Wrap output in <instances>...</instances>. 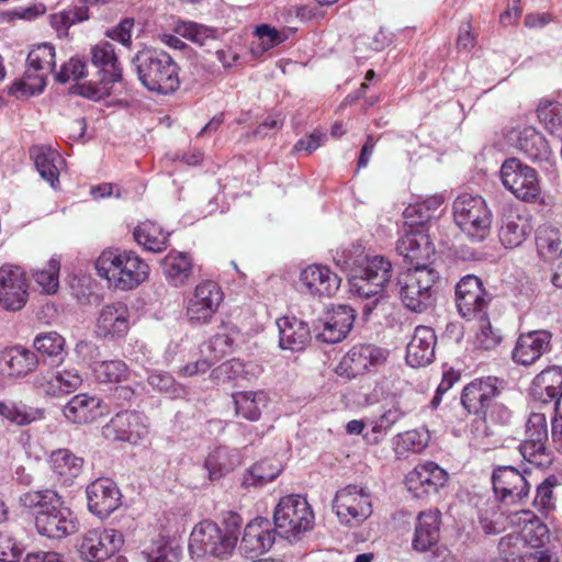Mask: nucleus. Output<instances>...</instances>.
I'll return each instance as SVG.
<instances>
[{
	"instance_id": "9d476101",
	"label": "nucleus",
	"mask_w": 562,
	"mask_h": 562,
	"mask_svg": "<svg viewBox=\"0 0 562 562\" xmlns=\"http://www.w3.org/2000/svg\"><path fill=\"white\" fill-rule=\"evenodd\" d=\"M497 392L496 378L487 376L485 379H477L463 389L461 403L469 413L477 416H486L487 409ZM471 432L475 446H479L481 438L492 435V431H490L486 425L485 417H479L473 420Z\"/></svg>"
},
{
	"instance_id": "a19ab883",
	"label": "nucleus",
	"mask_w": 562,
	"mask_h": 562,
	"mask_svg": "<svg viewBox=\"0 0 562 562\" xmlns=\"http://www.w3.org/2000/svg\"><path fill=\"white\" fill-rule=\"evenodd\" d=\"M2 361L5 363L9 376H24L37 366V357L22 346H13L2 351Z\"/></svg>"
},
{
	"instance_id": "774afa93",
	"label": "nucleus",
	"mask_w": 562,
	"mask_h": 562,
	"mask_svg": "<svg viewBox=\"0 0 562 562\" xmlns=\"http://www.w3.org/2000/svg\"><path fill=\"white\" fill-rule=\"evenodd\" d=\"M532 384L539 387H549L561 391L562 386V369L559 367H550L537 374Z\"/></svg>"
},
{
	"instance_id": "4c0bfd02",
	"label": "nucleus",
	"mask_w": 562,
	"mask_h": 562,
	"mask_svg": "<svg viewBox=\"0 0 562 562\" xmlns=\"http://www.w3.org/2000/svg\"><path fill=\"white\" fill-rule=\"evenodd\" d=\"M161 267L166 280L173 286L184 285L192 274V259L187 252H169Z\"/></svg>"
},
{
	"instance_id": "b1692460",
	"label": "nucleus",
	"mask_w": 562,
	"mask_h": 562,
	"mask_svg": "<svg viewBox=\"0 0 562 562\" xmlns=\"http://www.w3.org/2000/svg\"><path fill=\"white\" fill-rule=\"evenodd\" d=\"M131 313L123 302L104 305L97 318L95 331L105 339H116L126 336L130 329Z\"/></svg>"
},
{
	"instance_id": "c85d7f7f",
	"label": "nucleus",
	"mask_w": 562,
	"mask_h": 562,
	"mask_svg": "<svg viewBox=\"0 0 562 562\" xmlns=\"http://www.w3.org/2000/svg\"><path fill=\"white\" fill-rule=\"evenodd\" d=\"M356 319L355 311L347 305H338L329 311L318 333L319 340L326 344H337L350 333Z\"/></svg>"
},
{
	"instance_id": "ddd939ff",
	"label": "nucleus",
	"mask_w": 562,
	"mask_h": 562,
	"mask_svg": "<svg viewBox=\"0 0 562 562\" xmlns=\"http://www.w3.org/2000/svg\"><path fill=\"white\" fill-rule=\"evenodd\" d=\"M223 302V292L213 281L198 283L186 300V316L193 326L210 324Z\"/></svg>"
},
{
	"instance_id": "7ed1b4c3",
	"label": "nucleus",
	"mask_w": 562,
	"mask_h": 562,
	"mask_svg": "<svg viewBox=\"0 0 562 562\" xmlns=\"http://www.w3.org/2000/svg\"><path fill=\"white\" fill-rule=\"evenodd\" d=\"M91 63L99 70V80L74 87V92L99 101L112 93L113 86L122 80L123 68L114 46L109 42H99L90 50Z\"/></svg>"
},
{
	"instance_id": "473e14b6",
	"label": "nucleus",
	"mask_w": 562,
	"mask_h": 562,
	"mask_svg": "<svg viewBox=\"0 0 562 562\" xmlns=\"http://www.w3.org/2000/svg\"><path fill=\"white\" fill-rule=\"evenodd\" d=\"M279 346L291 351H301L310 340V328L305 322L296 317L284 316L277 321Z\"/></svg>"
},
{
	"instance_id": "2eb2a0df",
	"label": "nucleus",
	"mask_w": 562,
	"mask_h": 562,
	"mask_svg": "<svg viewBox=\"0 0 562 562\" xmlns=\"http://www.w3.org/2000/svg\"><path fill=\"white\" fill-rule=\"evenodd\" d=\"M78 519L74 512L64 506L60 497L46 507L36 512L35 528L41 536L49 539H64L78 531Z\"/></svg>"
},
{
	"instance_id": "f3484780",
	"label": "nucleus",
	"mask_w": 562,
	"mask_h": 562,
	"mask_svg": "<svg viewBox=\"0 0 562 562\" xmlns=\"http://www.w3.org/2000/svg\"><path fill=\"white\" fill-rule=\"evenodd\" d=\"M123 535L115 529L94 528L85 532L78 542L80 558L88 562H102L122 547Z\"/></svg>"
},
{
	"instance_id": "864d4df0",
	"label": "nucleus",
	"mask_w": 562,
	"mask_h": 562,
	"mask_svg": "<svg viewBox=\"0 0 562 562\" xmlns=\"http://www.w3.org/2000/svg\"><path fill=\"white\" fill-rule=\"evenodd\" d=\"M2 417L23 426L41 418V413L38 409L29 407L22 402H9L2 403Z\"/></svg>"
},
{
	"instance_id": "f257e3e1",
	"label": "nucleus",
	"mask_w": 562,
	"mask_h": 562,
	"mask_svg": "<svg viewBox=\"0 0 562 562\" xmlns=\"http://www.w3.org/2000/svg\"><path fill=\"white\" fill-rule=\"evenodd\" d=\"M95 270L108 286L116 291H132L149 279V265L135 251L110 248L95 260Z\"/></svg>"
},
{
	"instance_id": "052dcab7",
	"label": "nucleus",
	"mask_w": 562,
	"mask_h": 562,
	"mask_svg": "<svg viewBox=\"0 0 562 562\" xmlns=\"http://www.w3.org/2000/svg\"><path fill=\"white\" fill-rule=\"evenodd\" d=\"M143 554L146 557L147 562H179L177 550L171 548L161 537L154 540Z\"/></svg>"
},
{
	"instance_id": "f8f14e48",
	"label": "nucleus",
	"mask_w": 562,
	"mask_h": 562,
	"mask_svg": "<svg viewBox=\"0 0 562 562\" xmlns=\"http://www.w3.org/2000/svg\"><path fill=\"white\" fill-rule=\"evenodd\" d=\"M491 302L492 295L476 276L468 274L457 283L456 305L464 319H485Z\"/></svg>"
},
{
	"instance_id": "13d9d810",
	"label": "nucleus",
	"mask_w": 562,
	"mask_h": 562,
	"mask_svg": "<svg viewBox=\"0 0 562 562\" xmlns=\"http://www.w3.org/2000/svg\"><path fill=\"white\" fill-rule=\"evenodd\" d=\"M538 117L540 122L550 133H555L562 130V103L549 101L542 103L538 110Z\"/></svg>"
},
{
	"instance_id": "423d86ee",
	"label": "nucleus",
	"mask_w": 562,
	"mask_h": 562,
	"mask_svg": "<svg viewBox=\"0 0 562 562\" xmlns=\"http://www.w3.org/2000/svg\"><path fill=\"white\" fill-rule=\"evenodd\" d=\"M27 69L22 79L13 82L8 93L20 100L43 92L47 75L55 67V48L49 43L35 46L27 55Z\"/></svg>"
},
{
	"instance_id": "69168bd1",
	"label": "nucleus",
	"mask_w": 562,
	"mask_h": 562,
	"mask_svg": "<svg viewBox=\"0 0 562 562\" xmlns=\"http://www.w3.org/2000/svg\"><path fill=\"white\" fill-rule=\"evenodd\" d=\"M87 64L79 57H72L61 66L59 72L56 74L55 79L65 83L70 80H79L87 76Z\"/></svg>"
},
{
	"instance_id": "f03ea898",
	"label": "nucleus",
	"mask_w": 562,
	"mask_h": 562,
	"mask_svg": "<svg viewBox=\"0 0 562 562\" xmlns=\"http://www.w3.org/2000/svg\"><path fill=\"white\" fill-rule=\"evenodd\" d=\"M133 65L139 81L147 90L169 94L179 88L178 66L166 52L140 50L133 58Z\"/></svg>"
},
{
	"instance_id": "338daca9",
	"label": "nucleus",
	"mask_w": 562,
	"mask_h": 562,
	"mask_svg": "<svg viewBox=\"0 0 562 562\" xmlns=\"http://www.w3.org/2000/svg\"><path fill=\"white\" fill-rule=\"evenodd\" d=\"M560 481L558 476H548L538 487L533 499V505L541 510L553 508L552 491L558 486Z\"/></svg>"
},
{
	"instance_id": "79ce46f5",
	"label": "nucleus",
	"mask_w": 562,
	"mask_h": 562,
	"mask_svg": "<svg viewBox=\"0 0 562 562\" xmlns=\"http://www.w3.org/2000/svg\"><path fill=\"white\" fill-rule=\"evenodd\" d=\"M91 373L99 384H120L128 380L131 370L121 359L94 361L90 364Z\"/></svg>"
},
{
	"instance_id": "20e7f679",
	"label": "nucleus",
	"mask_w": 562,
	"mask_h": 562,
	"mask_svg": "<svg viewBox=\"0 0 562 562\" xmlns=\"http://www.w3.org/2000/svg\"><path fill=\"white\" fill-rule=\"evenodd\" d=\"M453 221L465 237L472 241H483L491 232L493 214L484 198L479 194L462 193L452 205Z\"/></svg>"
},
{
	"instance_id": "9b49d317",
	"label": "nucleus",
	"mask_w": 562,
	"mask_h": 562,
	"mask_svg": "<svg viewBox=\"0 0 562 562\" xmlns=\"http://www.w3.org/2000/svg\"><path fill=\"white\" fill-rule=\"evenodd\" d=\"M503 186L517 199L536 202L541 195L537 171L517 158L506 159L499 170Z\"/></svg>"
},
{
	"instance_id": "4468645a",
	"label": "nucleus",
	"mask_w": 562,
	"mask_h": 562,
	"mask_svg": "<svg viewBox=\"0 0 562 562\" xmlns=\"http://www.w3.org/2000/svg\"><path fill=\"white\" fill-rule=\"evenodd\" d=\"M333 507L342 524L360 525L372 514L371 494L367 487L348 485L336 493Z\"/></svg>"
},
{
	"instance_id": "5fc2aeb1",
	"label": "nucleus",
	"mask_w": 562,
	"mask_h": 562,
	"mask_svg": "<svg viewBox=\"0 0 562 562\" xmlns=\"http://www.w3.org/2000/svg\"><path fill=\"white\" fill-rule=\"evenodd\" d=\"M520 514L526 516L525 521H528V525L522 529V538L532 548L539 549V547H541L549 538L547 526L536 519V517L528 510H521Z\"/></svg>"
},
{
	"instance_id": "39448f33",
	"label": "nucleus",
	"mask_w": 562,
	"mask_h": 562,
	"mask_svg": "<svg viewBox=\"0 0 562 562\" xmlns=\"http://www.w3.org/2000/svg\"><path fill=\"white\" fill-rule=\"evenodd\" d=\"M439 273L431 267H414L402 272L396 282L398 296L407 310L423 313L435 301L434 285Z\"/></svg>"
},
{
	"instance_id": "6e6d98bb",
	"label": "nucleus",
	"mask_w": 562,
	"mask_h": 562,
	"mask_svg": "<svg viewBox=\"0 0 562 562\" xmlns=\"http://www.w3.org/2000/svg\"><path fill=\"white\" fill-rule=\"evenodd\" d=\"M65 338L56 331L40 333L35 336L33 346L42 355L59 356L65 348Z\"/></svg>"
},
{
	"instance_id": "8fccbe9b",
	"label": "nucleus",
	"mask_w": 562,
	"mask_h": 562,
	"mask_svg": "<svg viewBox=\"0 0 562 562\" xmlns=\"http://www.w3.org/2000/svg\"><path fill=\"white\" fill-rule=\"evenodd\" d=\"M536 245L542 258L553 257L560 249V232L549 224L539 226L536 233Z\"/></svg>"
},
{
	"instance_id": "bb28decb",
	"label": "nucleus",
	"mask_w": 562,
	"mask_h": 562,
	"mask_svg": "<svg viewBox=\"0 0 562 562\" xmlns=\"http://www.w3.org/2000/svg\"><path fill=\"white\" fill-rule=\"evenodd\" d=\"M64 416L74 424H90L109 414L108 405L98 396L80 393L63 408Z\"/></svg>"
},
{
	"instance_id": "412c9836",
	"label": "nucleus",
	"mask_w": 562,
	"mask_h": 562,
	"mask_svg": "<svg viewBox=\"0 0 562 562\" xmlns=\"http://www.w3.org/2000/svg\"><path fill=\"white\" fill-rule=\"evenodd\" d=\"M147 434L148 429L143 416L130 411L117 413L103 427V435L106 439L134 445L146 437Z\"/></svg>"
},
{
	"instance_id": "aec40b11",
	"label": "nucleus",
	"mask_w": 562,
	"mask_h": 562,
	"mask_svg": "<svg viewBox=\"0 0 562 562\" xmlns=\"http://www.w3.org/2000/svg\"><path fill=\"white\" fill-rule=\"evenodd\" d=\"M89 510L101 519L109 517L122 504V494L110 479H98L86 490Z\"/></svg>"
},
{
	"instance_id": "0e129e2a",
	"label": "nucleus",
	"mask_w": 562,
	"mask_h": 562,
	"mask_svg": "<svg viewBox=\"0 0 562 562\" xmlns=\"http://www.w3.org/2000/svg\"><path fill=\"white\" fill-rule=\"evenodd\" d=\"M147 381L154 390L169 393L172 397H179L184 392L176 384L173 376L167 372L153 371L149 373Z\"/></svg>"
},
{
	"instance_id": "4d7b16f0",
	"label": "nucleus",
	"mask_w": 562,
	"mask_h": 562,
	"mask_svg": "<svg viewBox=\"0 0 562 562\" xmlns=\"http://www.w3.org/2000/svg\"><path fill=\"white\" fill-rule=\"evenodd\" d=\"M233 344L234 339L228 333H217L204 345L201 352L205 355L213 364L231 351Z\"/></svg>"
},
{
	"instance_id": "4be33fe9",
	"label": "nucleus",
	"mask_w": 562,
	"mask_h": 562,
	"mask_svg": "<svg viewBox=\"0 0 562 562\" xmlns=\"http://www.w3.org/2000/svg\"><path fill=\"white\" fill-rule=\"evenodd\" d=\"M29 283L24 270L19 266H2V308L20 311L29 299Z\"/></svg>"
},
{
	"instance_id": "7c9ffc66",
	"label": "nucleus",
	"mask_w": 562,
	"mask_h": 562,
	"mask_svg": "<svg viewBox=\"0 0 562 562\" xmlns=\"http://www.w3.org/2000/svg\"><path fill=\"white\" fill-rule=\"evenodd\" d=\"M441 514L438 509H428L417 515L412 547L415 551L426 552L440 538Z\"/></svg>"
},
{
	"instance_id": "dca6fc26",
	"label": "nucleus",
	"mask_w": 562,
	"mask_h": 562,
	"mask_svg": "<svg viewBox=\"0 0 562 562\" xmlns=\"http://www.w3.org/2000/svg\"><path fill=\"white\" fill-rule=\"evenodd\" d=\"M389 352L375 345L353 346L339 361L336 373L348 380L363 375L385 362Z\"/></svg>"
},
{
	"instance_id": "680f3d73",
	"label": "nucleus",
	"mask_w": 562,
	"mask_h": 562,
	"mask_svg": "<svg viewBox=\"0 0 562 562\" xmlns=\"http://www.w3.org/2000/svg\"><path fill=\"white\" fill-rule=\"evenodd\" d=\"M475 321L480 323V328L475 338L476 346L484 350H492L496 348L502 341L499 330L492 327L487 315L485 316V319Z\"/></svg>"
},
{
	"instance_id": "c9c22d12",
	"label": "nucleus",
	"mask_w": 562,
	"mask_h": 562,
	"mask_svg": "<svg viewBox=\"0 0 562 562\" xmlns=\"http://www.w3.org/2000/svg\"><path fill=\"white\" fill-rule=\"evenodd\" d=\"M235 415L249 422H258L262 411L268 406L269 396L262 390L239 391L233 395Z\"/></svg>"
},
{
	"instance_id": "e433bc0d",
	"label": "nucleus",
	"mask_w": 562,
	"mask_h": 562,
	"mask_svg": "<svg viewBox=\"0 0 562 562\" xmlns=\"http://www.w3.org/2000/svg\"><path fill=\"white\" fill-rule=\"evenodd\" d=\"M37 385L46 394L60 396L75 392L81 384L82 378L76 369H65L37 379Z\"/></svg>"
},
{
	"instance_id": "a878e982",
	"label": "nucleus",
	"mask_w": 562,
	"mask_h": 562,
	"mask_svg": "<svg viewBox=\"0 0 562 562\" xmlns=\"http://www.w3.org/2000/svg\"><path fill=\"white\" fill-rule=\"evenodd\" d=\"M277 532L269 519L257 517L245 527L240 549L249 558L261 555L271 549Z\"/></svg>"
},
{
	"instance_id": "49530a36",
	"label": "nucleus",
	"mask_w": 562,
	"mask_h": 562,
	"mask_svg": "<svg viewBox=\"0 0 562 562\" xmlns=\"http://www.w3.org/2000/svg\"><path fill=\"white\" fill-rule=\"evenodd\" d=\"M281 472L278 464L271 461L263 460L254 464L250 470L245 474L243 485L246 487L262 486L273 481Z\"/></svg>"
},
{
	"instance_id": "0eeeda50",
	"label": "nucleus",
	"mask_w": 562,
	"mask_h": 562,
	"mask_svg": "<svg viewBox=\"0 0 562 562\" xmlns=\"http://www.w3.org/2000/svg\"><path fill=\"white\" fill-rule=\"evenodd\" d=\"M392 277V263L383 256L368 257L362 267L352 277L351 291L360 297L374 300L363 305V313L370 314L383 299L384 286Z\"/></svg>"
},
{
	"instance_id": "f704fd0d",
	"label": "nucleus",
	"mask_w": 562,
	"mask_h": 562,
	"mask_svg": "<svg viewBox=\"0 0 562 562\" xmlns=\"http://www.w3.org/2000/svg\"><path fill=\"white\" fill-rule=\"evenodd\" d=\"M30 155L41 177L47 181L52 188H56L59 183V169L64 164L58 151L50 146L36 145L30 149Z\"/></svg>"
},
{
	"instance_id": "2f4dec72",
	"label": "nucleus",
	"mask_w": 562,
	"mask_h": 562,
	"mask_svg": "<svg viewBox=\"0 0 562 562\" xmlns=\"http://www.w3.org/2000/svg\"><path fill=\"white\" fill-rule=\"evenodd\" d=\"M436 335L427 326L415 328L414 335L406 347V362L413 368L429 364L435 356Z\"/></svg>"
},
{
	"instance_id": "de8ad7c7",
	"label": "nucleus",
	"mask_w": 562,
	"mask_h": 562,
	"mask_svg": "<svg viewBox=\"0 0 562 562\" xmlns=\"http://www.w3.org/2000/svg\"><path fill=\"white\" fill-rule=\"evenodd\" d=\"M89 19V10L86 4H76L64 11L50 15V25L59 33L65 35L67 30L75 23Z\"/></svg>"
},
{
	"instance_id": "c03bdc74",
	"label": "nucleus",
	"mask_w": 562,
	"mask_h": 562,
	"mask_svg": "<svg viewBox=\"0 0 562 562\" xmlns=\"http://www.w3.org/2000/svg\"><path fill=\"white\" fill-rule=\"evenodd\" d=\"M238 462L237 454L225 447H218L207 454L204 461V469L209 473V479L216 481L233 471Z\"/></svg>"
},
{
	"instance_id": "a211bd4d",
	"label": "nucleus",
	"mask_w": 562,
	"mask_h": 562,
	"mask_svg": "<svg viewBox=\"0 0 562 562\" xmlns=\"http://www.w3.org/2000/svg\"><path fill=\"white\" fill-rule=\"evenodd\" d=\"M548 439L547 418L543 413H531L526 423V439L519 446L524 460L538 468L547 467L551 462L547 451Z\"/></svg>"
},
{
	"instance_id": "37998d69",
	"label": "nucleus",
	"mask_w": 562,
	"mask_h": 562,
	"mask_svg": "<svg viewBox=\"0 0 562 562\" xmlns=\"http://www.w3.org/2000/svg\"><path fill=\"white\" fill-rule=\"evenodd\" d=\"M133 235L135 241L147 251L160 252L167 248L169 234L155 222L140 223Z\"/></svg>"
},
{
	"instance_id": "a18cd8bd",
	"label": "nucleus",
	"mask_w": 562,
	"mask_h": 562,
	"mask_svg": "<svg viewBox=\"0 0 562 562\" xmlns=\"http://www.w3.org/2000/svg\"><path fill=\"white\" fill-rule=\"evenodd\" d=\"M442 203V195L428 196L420 202L408 205L404 211V216L411 226H422L436 217Z\"/></svg>"
},
{
	"instance_id": "1a4fd4ad",
	"label": "nucleus",
	"mask_w": 562,
	"mask_h": 562,
	"mask_svg": "<svg viewBox=\"0 0 562 562\" xmlns=\"http://www.w3.org/2000/svg\"><path fill=\"white\" fill-rule=\"evenodd\" d=\"M237 544V536L234 531L222 530L212 520H203L194 526L189 540V550L192 555L205 554L217 559L231 557Z\"/></svg>"
},
{
	"instance_id": "603ef678",
	"label": "nucleus",
	"mask_w": 562,
	"mask_h": 562,
	"mask_svg": "<svg viewBox=\"0 0 562 562\" xmlns=\"http://www.w3.org/2000/svg\"><path fill=\"white\" fill-rule=\"evenodd\" d=\"M254 35L257 37L258 43H252L251 52L254 55H261L262 53L273 48L284 41L282 34L269 24L257 25Z\"/></svg>"
},
{
	"instance_id": "c756f323",
	"label": "nucleus",
	"mask_w": 562,
	"mask_h": 562,
	"mask_svg": "<svg viewBox=\"0 0 562 562\" xmlns=\"http://www.w3.org/2000/svg\"><path fill=\"white\" fill-rule=\"evenodd\" d=\"M396 251L414 267H430L435 256V247L428 236L419 232L411 231L402 236L396 243Z\"/></svg>"
},
{
	"instance_id": "6e6552de",
	"label": "nucleus",
	"mask_w": 562,
	"mask_h": 562,
	"mask_svg": "<svg viewBox=\"0 0 562 562\" xmlns=\"http://www.w3.org/2000/svg\"><path fill=\"white\" fill-rule=\"evenodd\" d=\"M278 533L288 540L299 539L314 526V513L307 501L300 495L282 497L273 512Z\"/></svg>"
},
{
	"instance_id": "ea45409f",
	"label": "nucleus",
	"mask_w": 562,
	"mask_h": 562,
	"mask_svg": "<svg viewBox=\"0 0 562 562\" xmlns=\"http://www.w3.org/2000/svg\"><path fill=\"white\" fill-rule=\"evenodd\" d=\"M49 465L64 484H70L81 473L83 460L68 449H58L52 452Z\"/></svg>"
},
{
	"instance_id": "e2e57ef3",
	"label": "nucleus",
	"mask_w": 562,
	"mask_h": 562,
	"mask_svg": "<svg viewBox=\"0 0 562 562\" xmlns=\"http://www.w3.org/2000/svg\"><path fill=\"white\" fill-rule=\"evenodd\" d=\"M245 372V364L238 359H231L214 368L210 378L216 383H225L237 379Z\"/></svg>"
},
{
	"instance_id": "bf43d9fd",
	"label": "nucleus",
	"mask_w": 562,
	"mask_h": 562,
	"mask_svg": "<svg viewBox=\"0 0 562 562\" xmlns=\"http://www.w3.org/2000/svg\"><path fill=\"white\" fill-rule=\"evenodd\" d=\"M58 494L52 490L30 491L19 497L21 506L26 509H46L54 502H58Z\"/></svg>"
},
{
	"instance_id": "58836bf2",
	"label": "nucleus",
	"mask_w": 562,
	"mask_h": 562,
	"mask_svg": "<svg viewBox=\"0 0 562 562\" xmlns=\"http://www.w3.org/2000/svg\"><path fill=\"white\" fill-rule=\"evenodd\" d=\"M516 147L532 161L548 160L550 148L546 138L531 126L517 132Z\"/></svg>"
},
{
	"instance_id": "3c124183",
	"label": "nucleus",
	"mask_w": 562,
	"mask_h": 562,
	"mask_svg": "<svg viewBox=\"0 0 562 562\" xmlns=\"http://www.w3.org/2000/svg\"><path fill=\"white\" fill-rule=\"evenodd\" d=\"M59 270L60 260L53 257L46 268L33 272V279L44 293L55 294L59 288Z\"/></svg>"
},
{
	"instance_id": "6ab92c4d",
	"label": "nucleus",
	"mask_w": 562,
	"mask_h": 562,
	"mask_svg": "<svg viewBox=\"0 0 562 562\" xmlns=\"http://www.w3.org/2000/svg\"><path fill=\"white\" fill-rule=\"evenodd\" d=\"M448 481V473L437 463L428 461L416 465L405 479L407 490L414 497L436 494Z\"/></svg>"
},
{
	"instance_id": "72a5a7b5",
	"label": "nucleus",
	"mask_w": 562,
	"mask_h": 562,
	"mask_svg": "<svg viewBox=\"0 0 562 562\" xmlns=\"http://www.w3.org/2000/svg\"><path fill=\"white\" fill-rule=\"evenodd\" d=\"M531 231L532 226L527 216L509 210L503 216L499 240L505 247L515 248L526 240Z\"/></svg>"
},
{
	"instance_id": "393cba45",
	"label": "nucleus",
	"mask_w": 562,
	"mask_h": 562,
	"mask_svg": "<svg viewBox=\"0 0 562 562\" xmlns=\"http://www.w3.org/2000/svg\"><path fill=\"white\" fill-rule=\"evenodd\" d=\"M552 335L548 330H532L520 334L512 351L515 363L529 367L550 350Z\"/></svg>"
},
{
	"instance_id": "cd10ccee",
	"label": "nucleus",
	"mask_w": 562,
	"mask_h": 562,
	"mask_svg": "<svg viewBox=\"0 0 562 562\" xmlns=\"http://www.w3.org/2000/svg\"><path fill=\"white\" fill-rule=\"evenodd\" d=\"M494 492L502 501L521 502L529 492L525 476L513 467L497 469L492 476Z\"/></svg>"
},
{
	"instance_id": "09e8293b",
	"label": "nucleus",
	"mask_w": 562,
	"mask_h": 562,
	"mask_svg": "<svg viewBox=\"0 0 562 562\" xmlns=\"http://www.w3.org/2000/svg\"><path fill=\"white\" fill-rule=\"evenodd\" d=\"M176 33L200 46L207 45L216 40V31L195 22H179L175 27Z\"/></svg>"
},
{
	"instance_id": "5701e85b",
	"label": "nucleus",
	"mask_w": 562,
	"mask_h": 562,
	"mask_svg": "<svg viewBox=\"0 0 562 562\" xmlns=\"http://www.w3.org/2000/svg\"><path fill=\"white\" fill-rule=\"evenodd\" d=\"M341 279L327 266L311 265L300 274L302 291L314 296H334L339 290Z\"/></svg>"
}]
</instances>
